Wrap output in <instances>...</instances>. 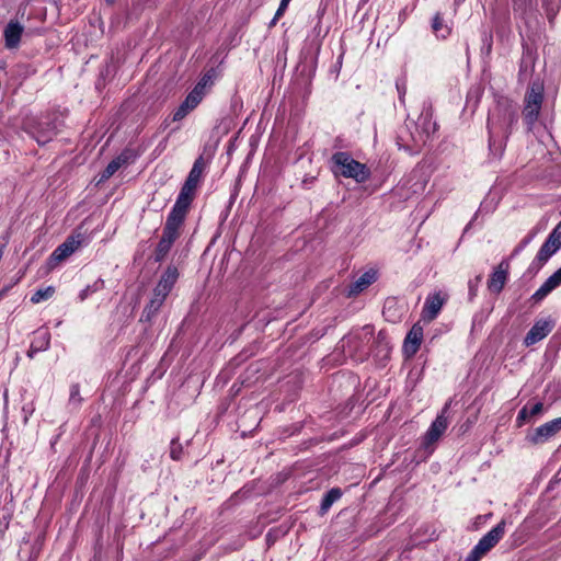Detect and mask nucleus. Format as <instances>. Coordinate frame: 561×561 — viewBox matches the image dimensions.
Listing matches in <instances>:
<instances>
[{
	"instance_id": "9d476101",
	"label": "nucleus",
	"mask_w": 561,
	"mask_h": 561,
	"mask_svg": "<svg viewBox=\"0 0 561 561\" xmlns=\"http://www.w3.org/2000/svg\"><path fill=\"white\" fill-rule=\"evenodd\" d=\"M448 409V405L444 408L442 413L437 415V417L434 420V422L431 424L430 428L427 430L424 438V444L426 446L434 444L437 442L440 436L445 433L448 426V419L445 415L446 411Z\"/></svg>"
},
{
	"instance_id": "6e6552de",
	"label": "nucleus",
	"mask_w": 561,
	"mask_h": 561,
	"mask_svg": "<svg viewBox=\"0 0 561 561\" xmlns=\"http://www.w3.org/2000/svg\"><path fill=\"white\" fill-rule=\"evenodd\" d=\"M561 430V417L549 421L537 427L534 433L527 436L533 444H542L556 435Z\"/></svg>"
},
{
	"instance_id": "2eb2a0df",
	"label": "nucleus",
	"mask_w": 561,
	"mask_h": 561,
	"mask_svg": "<svg viewBox=\"0 0 561 561\" xmlns=\"http://www.w3.org/2000/svg\"><path fill=\"white\" fill-rule=\"evenodd\" d=\"M561 285V267L556 271L531 296L535 302L545 299L553 289Z\"/></svg>"
},
{
	"instance_id": "7c9ffc66",
	"label": "nucleus",
	"mask_w": 561,
	"mask_h": 561,
	"mask_svg": "<svg viewBox=\"0 0 561 561\" xmlns=\"http://www.w3.org/2000/svg\"><path fill=\"white\" fill-rule=\"evenodd\" d=\"M341 495L342 492L340 489L330 490L322 500L321 511L327 512L331 505L341 497Z\"/></svg>"
},
{
	"instance_id": "aec40b11",
	"label": "nucleus",
	"mask_w": 561,
	"mask_h": 561,
	"mask_svg": "<svg viewBox=\"0 0 561 561\" xmlns=\"http://www.w3.org/2000/svg\"><path fill=\"white\" fill-rule=\"evenodd\" d=\"M180 233L163 228L162 237L157 245L156 256L157 260H162L170 251L174 241L179 238Z\"/></svg>"
},
{
	"instance_id": "79ce46f5",
	"label": "nucleus",
	"mask_w": 561,
	"mask_h": 561,
	"mask_svg": "<svg viewBox=\"0 0 561 561\" xmlns=\"http://www.w3.org/2000/svg\"><path fill=\"white\" fill-rule=\"evenodd\" d=\"M108 2H112L113 0H107Z\"/></svg>"
},
{
	"instance_id": "f8f14e48",
	"label": "nucleus",
	"mask_w": 561,
	"mask_h": 561,
	"mask_svg": "<svg viewBox=\"0 0 561 561\" xmlns=\"http://www.w3.org/2000/svg\"><path fill=\"white\" fill-rule=\"evenodd\" d=\"M203 95L198 93V89H193L182 104L178 107V110L173 114V121L183 119L190 112L197 107V105L202 102Z\"/></svg>"
},
{
	"instance_id": "9b49d317",
	"label": "nucleus",
	"mask_w": 561,
	"mask_h": 561,
	"mask_svg": "<svg viewBox=\"0 0 561 561\" xmlns=\"http://www.w3.org/2000/svg\"><path fill=\"white\" fill-rule=\"evenodd\" d=\"M553 323L550 320H538L525 336L526 346L536 344L545 339L552 330Z\"/></svg>"
},
{
	"instance_id": "ea45409f",
	"label": "nucleus",
	"mask_w": 561,
	"mask_h": 561,
	"mask_svg": "<svg viewBox=\"0 0 561 561\" xmlns=\"http://www.w3.org/2000/svg\"><path fill=\"white\" fill-rule=\"evenodd\" d=\"M399 93H400V99L402 100V98H403V95H404L405 91L399 90Z\"/></svg>"
},
{
	"instance_id": "f3484780",
	"label": "nucleus",
	"mask_w": 561,
	"mask_h": 561,
	"mask_svg": "<svg viewBox=\"0 0 561 561\" xmlns=\"http://www.w3.org/2000/svg\"><path fill=\"white\" fill-rule=\"evenodd\" d=\"M170 291L162 290L160 286H156L153 289L152 298L150 299L148 306L144 310V316L147 320H150L152 316H154L158 310L163 305L165 298L168 297Z\"/></svg>"
},
{
	"instance_id": "f03ea898",
	"label": "nucleus",
	"mask_w": 561,
	"mask_h": 561,
	"mask_svg": "<svg viewBox=\"0 0 561 561\" xmlns=\"http://www.w3.org/2000/svg\"><path fill=\"white\" fill-rule=\"evenodd\" d=\"M334 163V172L344 178L355 180L363 183L369 178V170L365 164L354 160L347 152H336L332 157Z\"/></svg>"
},
{
	"instance_id": "a878e982",
	"label": "nucleus",
	"mask_w": 561,
	"mask_h": 561,
	"mask_svg": "<svg viewBox=\"0 0 561 561\" xmlns=\"http://www.w3.org/2000/svg\"><path fill=\"white\" fill-rule=\"evenodd\" d=\"M50 343V334L47 331H37L32 342V351H45Z\"/></svg>"
},
{
	"instance_id": "7ed1b4c3",
	"label": "nucleus",
	"mask_w": 561,
	"mask_h": 561,
	"mask_svg": "<svg viewBox=\"0 0 561 561\" xmlns=\"http://www.w3.org/2000/svg\"><path fill=\"white\" fill-rule=\"evenodd\" d=\"M524 102V121L527 125V129L533 131L543 102V84L539 81H534L525 94Z\"/></svg>"
},
{
	"instance_id": "dca6fc26",
	"label": "nucleus",
	"mask_w": 561,
	"mask_h": 561,
	"mask_svg": "<svg viewBox=\"0 0 561 561\" xmlns=\"http://www.w3.org/2000/svg\"><path fill=\"white\" fill-rule=\"evenodd\" d=\"M24 27L18 21H10L3 32L5 47L13 49L20 44Z\"/></svg>"
},
{
	"instance_id": "1a4fd4ad",
	"label": "nucleus",
	"mask_w": 561,
	"mask_h": 561,
	"mask_svg": "<svg viewBox=\"0 0 561 561\" xmlns=\"http://www.w3.org/2000/svg\"><path fill=\"white\" fill-rule=\"evenodd\" d=\"M436 131V123L428 115H422L416 123V133L412 134L415 147L425 145L430 136Z\"/></svg>"
},
{
	"instance_id": "a19ab883",
	"label": "nucleus",
	"mask_w": 561,
	"mask_h": 561,
	"mask_svg": "<svg viewBox=\"0 0 561 561\" xmlns=\"http://www.w3.org/2000/svg\"><path fill=\"white\" fill-rule=\"evenodd\" d=\"M459 2H462L463 0H458Z\"/></svg>"
},
{
	"instance_id": "20e7f679",
	"label": "nucleus",
	"mask_w": 561,
	"mask_h": 561,
	"mask_svg": "<svg viewBox=\"0 0 561 561\" xmlns=\"http://www.w3.org/2000/svg\"><path fill=\"white\" fill-rule=\"evenodd\" d=\"M505 520H501L473 547L465 561H480L504 536Z\"/></svg>"
},
{
	"instance_id": "0eeeda50",
	"label": "nucleus",
	"mask_w": 561,
	"mask_h": 561,
	"mask_svg": "<svg viewBox=\"0 0 561 561\" xmlns=\"http://www.w3.org/2000/svg\"><path fill=\"white\" fill-rule=\"evenodd\" d=\"M82 243V237L81 234L78 236H71L67 238V240L58 245L55 251L51 253L49 257V262L51 266H55L56 264L60 263L68 256H70L76 250L80 248Z\"/></svg>"
},
{
	"instance_id": "2f4dec72",
	"label": "nucleus",
	"mask_w": 561,
	"mask_h": 561,
	"mask_svg": "<svg viewBox=\"0 0 561 561\" xmlns=\"http://www.w3.org/2000/svg\"><path fill=\"white\" fill-rule=\"evenodd\" d=\"M55 135V131L49 128L47 130H36L33 133V136L34 138L36 139V141L39 144V145H43V144H46L48 142L53 136Z\"/></svg>"
},
{
	"instance_id": "b1692460",
	"label": "nucleus",
	"mask_w": 561,
	"mask_h": 561,
	"mask_svg": "<svg viewBox=\"0 0 561 561\" xmlns=\"http://www.w3.org/2000/svg\"><path fill=\"white\" fill-rule=\"evenodd\" d=\"M196 187L197 186L185 182L179 196H178L175 205H179V206H182V207L188 209L191 202L193 201Z\"/></svg>"
},
{
	"instance_id": "e433bc0d",
	"label": "nucleus",
	"mask_w": 561,
	"mask_h": 561,
	"mask_svg": "<svg viewBox=\"0 0 561 561\" xmlns=\"http://www.w3.org/2000/svg\"><path fill=\"white\" fill-rule=\"evenodd\" d=\"M289 2H290V0H282L280 1L279 7L276 11V18H280L284 14Z\"/></svg>"
},
{
	"instance_id": "c9c22d12",
	"label": "nucleus",
	"mask_w": 561,
	"mask_h": 561,
	"mask_svg": "<svg viewBox=\"0 0 561 561\" xmlns=\"http://www.w3.org/2000/svg\"><path fill=\"white\" fill-rule=\"evenodd\" d=\"M79 393H80V389H79V386L78 385H73L70 389V401L71 402H75V401H80V398H79Z\"/></svg>"
},
{
	"instance_id": "72a5a7b5",
	"label": "nucleus",
	"mask_w": 561,
	"mask_h": 561,
	"mask_svg": "<svg viewBox=\"0 0 561 561\" xmlns=\"http://www.w3.org/2000/svg\"><path fill=\"white\" fill-rule=\"evenodd\" d=\"M547 239L553 243L558 250L561 248V221L557 225V227L552 230Z\"/></svg>"
},
{
	"instance_id": "4468645a",
	"label": "nucleus",
	"mask_w": 561,
	"mask_h": 561,
	"mask_svg": "<svg viewBox=\"0 0 561 561\" xmlns=\"http://www.w3.org/2000/svg\"><path fill=\"white\" fill-rule=\"evenodd\" d=\"M423 339V328L419 324H414L409 331L404 344L403 352L407 356H413L420 348Z\"/></svg>"
},
{
	"instance_id": "423d86ee",
	"label": "nucleus",
	"mask_w": 561,
	"mask_h": 561,
	"mask_svg": "<svg viewBox=\"0 0 561 561\" xmlns=\"http://www.w3.org/2000/svg\"><path fill=\"white\" fill-rule=\"evenodd\" d=\"M505 520H501L473 547L465 561H480L504 536Z\"/></svg>"
},
{
	"instance_id": "ddd939ff",
	"label": "nucleus",
	"mask_w": 561,
	"mask_h": 561,
	"mask_svg": "<svg viewBox=\"0 0 561 561\" xmlns=\"http://www.w3.org/2000/svg\"><path fill=\"white\" fill-rule=\"evenodd\" d=\"M444 302L445 298L440 295V293L428 295L422 311L423 319L426 321L434 320L439 313Z\"/></svg>"
},
{
	"instance_id": "5701e85b",
	"label": "nucleus",
	"mask_w": 561,
	"mask_h": 561,
	"mask_svg": "<svg viewBox=\"0 0 561 561\" xmlns=\"http://www.w3.org/2000/svg\"><path fill=\"white\" fill-rule=\"evenodd\" d=\"M543 411V404L541 402H537L531 407L525 405L519 412L517 416L518 425L522 426L524 422L528 421L530 417L537 416L541 414Z\"/></svg>"
},
{
	"instance_id": "a211bd4d",
	"label": "nucleus",
	"mask_w": 561,
	"mask_h": 561,
	"mask_svg": "<svg viewBox=\"0 0 561 561\" xmlns=\"http://www.w3.org/2000/svg\"><path fill=\"white\" fill-rule=\"evenodd\" d=\"M186 213L187 208L174 204L172 210L170 211L167 218L164 228H167V230H172L176 233H180V229L183 225Z\"/></svg>"
},
{
	"instance_id": "412c9836",
	"label": "nucleus",
	"mask_w": 561,
	"mask_h": 561,
	"mask_svg": "<svg viewBox=\"0 0 561 561\" xmlns=\"http://www.w3.org/2000/svg\"><path fill=\"white\" fill-rule=\"evenodd\" d=\"M377 279V272L373 268L362 274L350 288V295H357L368 286H370Z\"/></svg>"
},
{
	"instance_id": "393cba45",
	"label": "nucleus",
	"mask_w": 561,
	"mask_h": 561,
	"mask_svg": "<svg viewBox=\"0 0 561 561\" xmlns=\"http://www.w3.org/2000/svg\"><path fill=\"white\" fill-rule=\"evenodd\" d=\"M127 161L128 158L125 154H121L113 159L103 171L101 180L110 179L119 168L125 165Z\"/></svg>"
},
{
	"instance_id": "bb28decb",
	"label": "nucleus",
	"mask_w": 561,
	"mask_h": 561,
	"mask_svg": "<svg viewBox=\"0 0 561 561\" xmlns=\"http://www.w3.org/2000/svg\"><path fill=\"white\" fill-rule=\"evenodd\" d=\"M203 170H204V162H203V159L199 158L194 162L193 168L191 169L190 174L185 182L197 186L199 183V180L202 178Z\"/></svg>"
},
{
	"instance_id": "c85d7f7f",
	"label": "nucleus",
	"mask_w": 561,
	"mask_h": 561,
	"mask_svg": "<svg viewBox=\"0 0 561 561\" xmlns=\"http://www.w3.org/2000/svg\"><path fill=\"white\" fill-rule=\"evenodd\" d=\"M432 27L435 35L439 38H446L450 33V28L444 23L439 14L434 16Z\"/></svg>"
},
{
	"instance_id": "473e14b6",
	"label": "nucleus",
	"mask_w": 561,
	"mask_h": 561,
	"mask_svg": "<svg viewBox=\"0 0 561 561\" xmlns=\"http://www.w3.org/2000/svg\"><path fill=\"white\" fill-rule=\"evenodd\" d=\"M213 83V77L208 72L203 76V78L197 82V84L194 87V89H198V93H201L203 96L206 94V88L209 87Z\"/></svg>"
},
{
	"instance_id": "c756f323",
	"label": "nucleus",
	"mask_w": 561,
	"mask_h": 561,
	"mask_svg": "<svg viewBox=\"0 0 561 561\" xmlns=\"http://www.w3.org/2000/svg\"><path fill=\"white\" fill-rule=\"evenodd\" d=\"M55 294V288L53 286H48L46 288L37 289L31 297V301L33 304H39L42 301L48 300Z\"/></svg>"
},
{
	"instance_id": "f704fd0d",
	"label": "nucleus",
	"mask_w": 561,
	"mask_h": 561,
	"mask_svg": "<svg viewBox=\"0 0 561 561\" xmlns=\"http://www.w3.org/2000/svg\"><path fill=\"white\" fill-rule=\"evenodd\" d=\"M170 456L174 460H180L182 456V446L178 440H172Z\"/></svg>"
},
{
	"instance_id": "58836bf2",
	"label": "nucleus",
	"mask_w": 561,
	"mask_h": 561,
	"mask_svg": "<svg viewBox=\"0 0 561 561\" xmlns=\"http://www.w3.org/2000/svg\"><path fill=\"white\" fill-rule=\"evenodd\" d=\"M278 19H279V18H276V14H275V15H274V18H273V20L271 21L270 25H271V26L275 25Z\"/></svg>"
},
{
	"instance_id": "4c0bfd02",
	"label": "nucleus",
	"mask_w": 561,
	"mask_h": 561,
	"mask_svg": "<svg viewBox=\"0 0 561 561\" xmlns=\"http://www.w3.org/2000/svg\"><path fill=\"white\" fill-rule=\"evenodd\" d=\"M39 351H32V346L30 347V351L27 353L28 357H33L35 353H38Z\"/></svg>"
},
{
	"instance_id": "cd10ccee",
	"label": "nucleus",
	"mask_w": 561,
	"mask_h": 561,
	"mask_svg": "<svg viewBox=\"0 0 561 561\" xmlns=\"http://www.w3.org/2000/svg\"><path fill=\"white\" fill-rule=\"evenodd\" d=\"M557 251L558 248L547 239L538 251L536 259L545 264Z\"/></svg>"
},
{
	"instance_id": "4be33fe9",
	"label": "nucleus",
	"mask_w": 561,
	"mask_h": 561,
	"mask_svg": "<svg viewBox=\"0 0 561 561\" xmlns=\"http://www.w3.org/2000/svg\"><path fill=\"white\" fill-rule=\"evenodd\" d=\"M179 277L178 270L173 266H169L161 275L159 283L157 284L162 290L171 291Z\"/></svg>"
},
{
	"instance_id": "39448f33",
	"label": "nucleus",
	"mask_w": 561,
	"mask_h": 561,
	"mask_svg": "<svg viewBox=\"0 0 561 561\" xmlns=\"http://www.w3.org/2000/svg\"><path fill=\"white\" fill-rule=\"evenodd\" d=\"M505 520H501L473 547L465 561H480L504 536Z\"/></svg>"
},
{
	"instance_id": "6ab92c4d",
	"label": "nucleus",
	"mask_w": 561,
	"mask_h": 561,
	"mask_svg": "<svg viewBox=\"0 0 561 561\" xmlns=\"http://www.w3.org/2000/svg\"><path fill=\"white\" fill-rule=\"evenodd\" d=\"M508 264L501 263L491 275L488 287L493 293H500L507 280Z\"/></svg>"
},
{
	"instance_id": "f257e3e1",
	"label": "nucleus",
	"mask_w": 561,
	"mask_h": 561,
	"mask_svg": "<svg viewBox=\"0 0 561 561\" xmlns=\"http://www.w3.org/2000/svg\"><path fill=\"white\" fill-rule=\"evenodd\" d=\"M517 122V105L507 99L497 100L488 117L489 147L494 154H502Z\"/></svg>"
}]
</instances>
